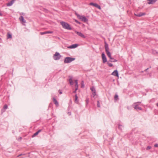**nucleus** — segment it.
<instances>
[{
    "mask_svg": "<svg viewBox=\"0 0 158 158\" xmlns=\"http://www.w3.org/2000/svg\"><path fill=\"white\" fill-rule=\"evenodd\" d=\"M105 51L107 54V56L110 58V59L111 60L110 61L111 62H116L117 61V60L114 59L113 58H111V54L110 52L109 51V48L108 47V45L106 42H105Z\"/></svg>",
    "mask_w": 158,
    "mask_h": 158,
    "instance_id": "f257e3e1",
    "label": "nucleus"
},
{
    "mask_svg": "<svg viewBox=\"0 0 158 158\" xmlns=\"http://www.w3.org/2000/svg\"><path fill=\"white\" fill-rule=\"evenodd\" d=\"M60 24L65 29L69 30L72 29V28L70 27L69 25L66 23L61 22Z\"/></svg>",
    "mask_w": 158,
    "mask_h": 158,
    "instance_id": "f03ea898",
    "label": "nucleus"
},
{
    "mask_svg": "<svg viewBox=\"0 0 158 158\" xmlns=\"http://www.w3.org/2000/svg\"><path fill=\"white\" fill-rule=\"evenodd\" d=\"M75 58H72L69 57H66L64 58V63H69L75 60Z\"/></svg>",
    "mask_w": 158,
    "mask_h": 158,
    "instance_id": "7ed1b4c3",
    "label": "nucleus"
},
{
    "mask_svg": "<svg viewBox=\"0 0 158 158\" xmlns=\"http://www.w3.org/2000/svg\"><path fill=\"white\" fill-rule=\"evenodd\" d=\"M76 15L77 17L81 19L82 21L85 22H86L88 21V19L85 16L80 15L77 14H76Z\"/></svg>",
    "mask_w": 158,
    "mask_h": 158,
    "instance_id": "20e7f679",
    "label": "nucleus"
},
{
    "mask_svg": "<svg viewBox=\"0 0 158 158\" xmlns=\"http://www.w3.org/2000/svg\"><path fill=\"white\" fill-rule=\"evenodd\" d=\"M61 56L60 55V53L57 52H56L55 54L53 56V58L55 60H59Z\"/></svg>",
    "mask_w": 158,
    "mask_h": 158,
    "instance_id": "39448f33",
    "label": "nucleus"
},
{
    "mask_svg": "<svg viewBox=\"0 0 158 158\" xmlns=\"http://www.w3.org/2000/svg\"><path fill=\"white\" fill-rule=\"evenodd\" d=\"M102 60L103 62L104 63H105L107 61L106 57L104 53H102Z\"/></svg>",
    "mask_w": 158,
    "mask_h": 158,
    "instance_id": "423d86ee",
    "label": "nucleus"
},
{
    "mask_svg": "<svg viewBox=\"0 0 158 158\" xmlns=\"http://www.w3.org/2000/svg\"><path fill=\"white\" fill-rule=\"evenodd\" d=\"M89 5H90L93 6L95 7H96L97 8H98L100 10L101 9L100 6L97 3H94L93 2H90L89 3Z\"/></svg>",
    "mask_w": 158,
    "mask_h": 158,
    "instance_id": "0eeeda50",
    "label": "nucleus"
},
{
    "mask_svg": "<svg viewBox=\"0 0 158 158\" xmlns=\"http://www.w3.org/2000/svg\"><path fill=\"white\" fill-rule=\"evenodd\" d=\"M138 106V105L137 104V103H135L133 104L134 108L135 110H142V108Z\"/></svg>",
    "mask_w": 158,
    "mask_h": 158,
    "instance_id": "6e6552de",
    "label": "nucleus"
},
{
    "mask_svg": "<svg viewBox=\"0 0 158 158\" xmlns=\"http://www.w3.org/2000/svg\"><path fill=\"white\" fill-rule=\"evenodd\" d=\"M75 33L77 34L79 36L82 37L83 38H85V35L83 34L82 33H81V32H78L76 31H75Z\"/></svg>",
    "mask_w": 158,
    "mask_h": 158,
    "instance_id": "1a4fd4ad",
    "label": "nucleus"
},
{
    "mask_svg": "<svg viewBox=\"0 0 158 158\" xmlns=\"http://www.w3.org/2000/svg\"><path fill=\"white\" fill-rule=\"evenodd\" d=\"M90 89L92 91V92H93L92 94L93 97H94L96 95V92L95 89L94 87V86H92L91 87Z\"/></svg>",
    "mask_w": 158,
    "mask_h": 158,
    "instance_id": "9d476101",
    "label": "nucleus"
},
{
    "mask_svg": "<svg viewBox=\"0 0 158 158\" xmlns=\"http://www.w3.org/2000/svg\"><path fill=\"white\" fill-rule=\"evenodd\" d=\"M78 45L77 44H73L68 47V48L70 49L74 48L77 47Z\"/></svg>",
    "mask_w": 158,
    "mask_h": 158,
    "instance_id": "9b49d317",
    "label": "nucleus"
},
{
    "mask_svg": "<svg viewBox=\"0 0 158 158\" xmlns=\"http://www.w3.org/2000/svg\"><path fill=\"white\" fill-rule=\"evenodd\" d=\"M157 1V0H147V3L148 4H153Z\"/></svg>",
    "mask_w": 158,
    "mask_h": 158,
    "instance_id": "f8f14e48",
    "label": "nucleus"
},
{
    "mask_svg": "<svg viewBox=\"0 0 158 158\" xmlns=\"http://www.w3.org/2000/svg\"><path fill=\"white\" fill-rule=\"evenodd\" d=\"M112 75L116 76L117 77H118V71L117 70H114L112 73Z\"/></svg>",
    "mask_w": 158,
    "mask_h": 158,
    "instance_id": "ddd939ff",
    "label": "nucleus"
},
{
    "mask_svg": "<svg viewBox=\"0 0 158 158\" xmlns=\"http://www.w3.org/2000/svg\"><path fill=\"white\" fill-rule=\"evenodd\" d=\"M53 33V31H46L44 32H40V34L41 35H43L46 34H52Z\"/></svg>",
    "mask_w": 158,
    "mask_h": 158,
    "instance_id": "4468645a",
    "label": "nucleus"
},
{
    "mask_svg": "<svg viewBox=\"0 0 158 158\" xmlns=\"http://www.w3.org/2000/svg\"><path fill=\"white\" fill-rule=\"evenodd\" d=\"M15 0H11V1L7 3L6 5L7 6H10L12 5Z\"/></svg>",
    "mask_w": 158,
    "mask_h": 158,
    "instance_id": "2eb2a0df",
    "label": "nucleus"
},
{
    "mask_svg": "<svg viewBox=\"0 0 158 158\" xmlns=\"http://www.w3.org/2000/svg\"><path fill=\"white\" fill-rule=\"evenodd\" d=\"M145 14V13H141V12H140V13L139 14H135V16H136L140 17H141V16H143V15H144Z\"/></svg>",
    "mask_w": 158,
    "mask_h": 158,
    "instance_id": "dca6fc26",
    "label": "nucleus"
},
{
    "mask_svg": "<svg viewBox=\"0 0 158 158\" xmlns=\"http://www.w3.org/2000/svg\"><path fill=\"white\" fill-rule=\"evenodd\" d=\"M19 19L21 21H22L23 23H26V20L24 19L23 16H21L19 18Z\"/></svg>",
    "mask_w": 158,
    "mask_h": 158,
    "instance_id": "f3484780",
    "label": "nucleus"
},
{
    "mask_svg": "<svg viewBox=\"0 0 158 158\" xmlns=\"http://www.w3.org/2000/svg\"><path fill=\"white\" fill-rule=\"evenodd\" d=\"M75 87L76 88V90H77L78 89V81L77 80H75Z\"/></svg>",
    "mask_w": 158,
    "mask_h": 158,
    "instance_id": "a211bd4d",
    "label": "nucleus"
},
{
    "mask_svg": "<svg viewBox=\"0 0 158 158\" xmlns=\"http://www.w3.org/2000/svg\"><path fill=\"white\" fill-rule=\"evenodd\" d=\"M53 101L54 102V103L57 106L58 105V102L57 101V100L55 98H53Z\"/></svg>",
    "mask_w": 158,
    "mask_h": 158,
    "instance_id": "6ab92c4d",
    "label": "nucleus"
},
{
    "mask_svg": "<svg viewBox=\"0 0 158 158\" xmlns=\"http://www.w3.org/2000/svg\"><path fill=\"white\" fill-rule=\"evenodd\" d=\"M69 82L70 84L71 85H72L73 84V81L72 79V78H70L69 79Z\"/></svg>",
    "mask_w": 158,
    "mask_h": 158,
    "instance_id": "aec40b11",
    "label": "nucleus"
},
{
    "mask_svg": "<svg viewBox=\"0 0 158 158\" xmlns=\"http://www.w3.org/2000/svg\"><path fill=\"white\" fill-rule=\"evenodd\" d=\"M114 98L115 100H117L118 99V96L117 94H115L114 97Z\"/></svg>",
    "mask_w": 158,
    "mask_h": 158,
    "instance_id": "412c9836",
    "label": "nucleus"
},
{
    "mask_svg": "<svg viewBox=\"0 0 158 158\" xmlns=\"http://www.w3.org/2000/svg\"><path fill=\"white\" fill-rule=\"evenodd\" d=\"M77 99H78V97L77 95V94H76L75 95V102H78V101H77Z\"/></svg>",
    "mask_w": 158,
    "mask_h": 158,
    "instance_id": "4be33fe9",
    "label": "nucleus"
},
{
    "mask_svg": "<svg viewBox=\"0 0 158 158\" xmlns=\"http://www.w3.org/2000/svg\"><path fill=\"white\" fill-rule=\"evenodd\" d=\"M123 126L122 125H118V128L120 130H122V128H123Z\"/></svg>",
    "mask_w": 158,
    "mask_h": 158,
    "instance_id": "5701e85b",
    "label": "nucleus"
},
{
    "mask_svg": "<svg viewBox=\"0 0 158 158\" xmlns=\"http://www.w3.org/2000/svg\"><path fill=\"white\" fill-rule=\"evenodd\" d=\"M12 38L11 35L10 34H7V38L8 39H10Z\"/></svg>",
    "mask_w": 158,
    "mask_h": 158,
    "instance_id": "b1692460",
    "label": "nucleus"
},
{
    "mask_svg": "<svg viewBox=\"0 0 158 158\" xmlns=\"http://www.w3.org/2000/svg\"><path fill=\"white\" fill-rule=\"evenodd\" d=\"M110 60H109L108 62H107V64L109 66V67H112L113 66V64L111 63H110L109 62V61H110Z\"/></svg>",
    "mask_w": 158,
    "mask_h": 158,
    "instance_id": "393cba45",
    "label": "nucleus"
},
{
    "mask_svg": "<svg viewBox=\"0 0 158 158\" xmlns=\"http://www.w3.org/2000/svg\"><path fill=\"white\" fill-rule=\"evenodd\" d=\"M38 134V133H37V132L35 133L32 136V137H34L36 135H37Z\"/></svg>",
    "mask_w": 158,
    "mask_h": 158,
    "instance_id": "a878e982",
    "label": "nucleus"
},
{
    "mask_svg": "<svg viewBox=\"0 0 158 158\" xmlns=\"http://www.w3.org/2000/svg\"><path fill=\"white\" fill-rule=\"evenodd\" d=\"M97 107H100V104L99 103V101H97Z\"/></svg>",
    "mask_w": 158,
    "mask_h": 158,
    "instance_id": "bb28decb",
    "label": "nucleus"
},
{
    "mask_svg": "<svg viewBox=\"0 0 158 158\" xmlns=\"http://www.w3.org/2000/svg\"><path fill=\"white\" fill-rule=\"evenodd\" d=\"M8 106L7 105H5L3 107V108L5 109H7V108Z\"/></svg>",
    "mask_w": 158,
    "mask_h": 158,
    "instance_id": "cd10ccee",
    "label": "nucleus"
},
{
    "mask_svg": "<svg viewBox=\"0 0 158 158\" xmlns=\"http://www.w3.org/2000/svg\"><path fill=\"white\" fill-rule=\"evenodd\" d=\"M84 82L83 81H82V84H81V87H84Z\"/></svg>",
    "mask_w": 158,
    "mask_h": 158,
    "instance_id": "c85d7f7f",
    "label": "nucleus"
},
{
    "mask_svg": "<svg viewBox=\"0 0 158 158\" xmlns=\"http://www.w3.org/2000/svg\"><path fill=\"white\" fill-rule=\"evenodd\" d=\"M86 105L88 103H89V99H87L86 100Z\"/></svg>",
    "mask_w": 158,
    "mask_h": 158,
    "instance_id": "c756f323",
    "label": "nucleus"
},
{
    "mask_svg": "<svg viewBox=\"0 0 158 158\" xmlns=\"http://www.w3.org/2000/svg\"><path fill=\"white\" fill-rule=\"evenodd\" d=\"M151 148V146H148L147 148V150L150 149Z\"/></svg>",
    "mask_w": 158,
    "mask_h": 158,
    "instance_id": "7c9ffc66",
    "label": "nucleus"
},
{
    "mask_svg": "<svg viewBox=\"0 0 158 158\" xmlns=\"http://www.w3.org/2000/svg\"><path fill=\"white\" fill-rule=\"evenodd\" d=\"M75 21L77 23L79 24H81V23L79 22V21H78L77 20H75Z\"/></svg>",
    "mask_w": 158,
    "mask_h": 158,
    "instance_id": "2f4dec72",
    "label": "nucleus"
},
{
    "mask_svg": "<svg viewBox=\"0 0 158 158\" xmlns=\"http://www.w3.org/2000/svg\"><path fill=\"white\" fill-rule=\"evenodd\" d=\"M154 146L155 147H158V144H156L154 145Z\"/></svg>",
    "mask_w": 158,
    "mask_h": 158,
    "instance_id": "473e14b6",
    "label": "nucleus"
},
{
    "mask_svg": "<svg viewBox=\"0 0 158 158\" xmlns=\"http://www.w3.org/2000/svg\"><path fill=\"white\" fill-rule=\"evenodd\" d=\"M58 92L60 94H61L62 93V91L60 90H59Z\"/></svg>",
    "mask_w": 158,
    "mask_h": 158,
    "instance_id": "72a5a7b5",
    "label": "nucleus"
},
{
    "mask_svg": "<svg viewBox=\"0 0 158 158\" xmlns=\"http://www.w3.org/2000/svg\"><path fill=\"white\" fill-rule=\"evenodd\" d=\"M41 131H42V130L41 129H40L37 131V133H38L39 134V133Z\"/></svg>",
    "mask_w": 158,
    "mask_h": 158,
    "instance_id": "f704fd0d",
    "label": "nucleus"
},
{
    "mask_svg": "<svg viewBox=\"0 0 158 158\" xmlns=\"http://www.w3.org/2000/svg\"><path fill=\"white\" fill-rule=\"evenodd\" d=\"M77 90H76V89H75V91H73V93H75L76 92V91H77Z\"/></svg>",
    "mask_w": 158,
    "mask_h": 158,
    "instance_id": "c9c22d12",
    "label": "nucleus"
},
{
    "mask_svg": "<svg viewBox=\"0 0 158 158\" xmlns=\"http://www.w3.org/2000/svg\"><path fill=\"white\" fill-rule=\"evenodd\" d=\"M149 69V68H148L147 69H145L144 70L145 71H146L148 69Z\"/></svg>",
    "mask_w": 158,
    "mask_h": 158,
    "instance_id": "e433bc0d",
    "label": "nucleus"
},
{
    "mask_svg": "<svg viewBox=\"0 0 158 158\" xmlns=\"http://www.w3.org/2000/svg\"><path fill=\"white\" fill-rule=\"evenodd\" d=\"M2 13H1L0 12V16H2Z\"/></svg>",
    "mask_w": 158,
    "mask_h": 158,
    "instance_id": "4c0bfd02",
    "label": "nucleus"
},
{
    "mask_svg": "<svg viewBox=\"0 0 158 158\" xmlns=\"http://www.w3.org/2000/svg\"><path fill=\"white\" fill-rule=\"evenodd\" d=\"M136 103H137H137H141V102H137Z\"/></svg>",
    "mask_w": 158,
    "mask_h": 158,
    "instance_id": "58836bf2",
    "label": "nucleus"
},
{
    "mask_svg": "<svg viewBox=\"0 0 158 158\" xmlns=\"http://www.w3.org/2000/svg\"><path fill=\"white\" fill-rule=\"evenodd\" d=\"M21 155H22V154H20V155H19V156H21Z\"/></svg>",
    "mask_w": 158,
    "mask_h": 158,
    "instance_id": "ea45409f",
    "label": "nucleus"
},
{
    "mask_svg": "<svg viewBox=\"0 0 158 158\" xmlns=\"http://www.w3.org/2000/svg\"><path fill=\"white\" fill-rule=\"evenodd\" d=\"M68 114H69V115H71V113H68Z\"/></svg>",
    "mask_w": 158,
    "mask_h": 158,
    "instance_id": "a19ab883",
    "label": "nucleus"
},
{
    "mask_svg": "<svg viewBox=\"0 0 158 158\" xmlns=\"http://www.w3.org/2000/svg\"><path fill=\"white\" fill-rule=\"evenodd\" d=\"M156 105L158 107V103H157L156 104Z\"/></svg>",
    "mask_w": 158,
    "mask_h": 158,
    "instance_id": "79ce46f5",
    "label": "nucleus"
},
{
    "mask_svg": "<svg viewBox=\"0 0 158 158\" xmlns=\"http://www.w3.org/2000/svg\"><path fill=\"white\" fill-rule=\"evenodd\" d=\"M20 139H22V137H20Z\"/></svg>",
    "mask_w": 158,
    "mask_h": 158,
    "instance_id": "37998d69",
    "label": "nucleus"
}]
</instances>
